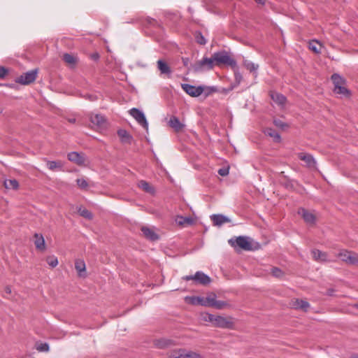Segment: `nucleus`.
Returning a JSON list of instances; mask_svg holds the SVG:
<instances>
[{"instance_id": "nucleus-1", "label": "nucleus", "mask_w": 358, "mask_h": 358, "mask_svg": "<svg viewBox=\"0 0 358 358\" xmlns=\"http://www.w3.org/2000/svg\"><path fill=\"white\" fill-rule=\"evenodd\" d=\"M229 243L234 248H239L246 251L253 250L252 240L247 236H240L229 240Z\"/></svg>"}, {"instance_id": "nucleus-2", "label": "nucleus", "mask_w": 358, "mask_h": 358, "mask_svg": "<svg viewBox=\"0 0 358 358\" xmlns=\"http://www.w3.org/2000/svg\"><path fill=\"white\" fill-rule=\"evenodd\" d=\"M337 95L346 99H350L352 95V91L348 88L346 79L338 73H337Z\"/></svg>"}, {"instance_id": "nucleus-3", "label": "nucleus", "mask_w": 358, "mask_h": 358, "mask_svg": "<svg viewBox=\"0 0 358 358\" xmlns=\"http://www.w3.org/2000/svg\"><path fill=\"white\" fill-rule=\"evenodd\" d=\"M213 57L215 65L227 64L233 67L236 66V61L224 51L215 52Z\"/></svg>"}, {"instance_id": "nucleus-4", "label": "nucleus", "mask_w": 358, "mask_h": 358, "mask_svg": "<svg viewBox=\"0 0 358 358\" xmlns=\"http://www.w3.org/2000/svg\"><path fill=\"white\" fill-rule=\"evenodd\" d=\"M213 57H203L201 60L196 62L192 65V69L195 72H201L205 70H210L214 66Z\"/></svg>"}, {"instance_id": "nucleus-5", "label": "nucleus", "mask_w": 358, "mask_h": 358, "mask_svg": "<svg viewBox=\"0 0 358 358\" xmlns=\"http://www.w3.org/2000/svg\"><path fill=\"white\" fill-rule=\"evenodd\" d=\"M182 280L186 281L194 280L196 283L202 285H207L211 282L210 278L202 271H197L194 275H185L182 277Z\"/></svg>"}, {"instance_id": "nucleus-6", "label": "nucleus", "mask_w": 358, "mask_h": 358, "mask_svg": "<svg viewBox=\"0 0 358 358\" xmlns=\"http://www.w3.org/2000/svg\"><path fill=\"white\" fill-rule=\"evenodd\" d=\"M37 73V69L31 70L17 77L15 82L24 85H29L36 80Z\"/></svg>"}, {"instance_id": "nucleus-7", "label": "nucleus", "mask_w": 358, "mask_h": 358, "mask_svg": "<svg viewBox=\"0 0 358 358\" xmlns=\"http://www.w3.org/2000/svg\"><path fill=\"white\" fill-rule=\"evenodd\" d=\"M129 113L145 129H148V122L144 113L141 110L133 108L129 110Z\"/></svg>"}, {"instance_id": "nucleus-8", "label": "nucleus", "mask_w": 358, "mask_h": 358, "mask_svg": "<svg viewBox=\"0 0 358 358\" xmlns=\"http://www.w3.org/2000/svg\"><path fill=\"white\" fill-rule=\"evenodd\" d=\"M182 89L189 96L192 97L199 96L204 90L203 86H194L189 84H181Z\"/></svg>"}, {"instance_id": "nucleus-9", "label": "nucleus", "mask_w": 358, "mask_h": 358, "mask_svg": "<svg viewBox=\"0 0 358 358\" xmlns=\"http://www.w3.org/2000/svg\"><path fill=\"white\" fill-rule=\"evenodd\" d=\"M186 301L192 305H200L206 307H210V302H212L211 294L208 295L206 297L202 296H191L186 297Z\"/></svg>"}, {"instance_id": "nucleus-10", "label": "nucleus", "mask_w": 358, "mask_h": 358, "mask_svg": "<svg viewBox=\"0 0 358 358\" xmlns=\"http://www.w3.org/2000/svg\"><path fill=\"white\" fill-rule=\"evenodd\" d=\"M213 326L219 328L232 329L234 323L231 320H229L227 317L217 315L214 320Z\"/></svg>"}, {"instance_id": "nucleus-11", "label": "nucleus", "mask_w": 358, "mask_h": 358, "mask_svg": "<svg viewBox=\"0 0 358 358\" xmlns=\"http://www.w3.org/2000/svg\"><path fill=\"white\" fill-rule=\"evenodd\" d=\"M298 213L301 216L307 224L313 225L315 224L316 217L313 212L309 211L305 208H300L298 211Z\"/></svg>"}, {"instance_id": "nucleus-12", "label": "nucleus", "mask_w": 358, "mask_h": 358, "mask_svg": "<svg viewBox=\"0 0 358 358\" xmlns=\"http://www.w3.org/2000/svg\"><path fill=\"white\" fill-rule=\"evenodd\" d=\"M91 123L99 129H104L106 122L104 117L99 114H92L90 117Z\"/></svg>"}, {"instance_id": "nucleus-13", "label": "nucleus", "mask_w": 358, "mask_h": 358, "mask_svg": "<svg viewBox=\"0 0 358 358\" xmlns=\"http://www.w3.org/2000/svg\"><path fill=\"white\" fill-rule=\"evenodd\" d=\"M299 158L305 162L306 165L310 169H316V161L314 157L307 153H299Z\"/></svg>"}, {"instance_id": "nucleus-14", "label": "nucleus", "mask_w": 358, "mask_h": 358, "mask_svg": "<svg viewBox=\"0 0 358 358\" xmlns=\"http://www.w3.org/2000/svg\"><path fill=\"white\" fill-rule=\"evenodd\" d=\"M68 159L69 161L76 163L78 165H83L85 162V158L83 155L77 152H71L68 154Z\"/></svg>"}, {"instance_id": "nucleus-15", "label": "nucleus", "mask_w": 358, "mask_h": 358, "mask_svg": "<svg viewBox=\"0 0 358 358\" xmlns=\"http://www.w3.org/2000/svg\"><path fill=\"white\" fill-rule=\"evenodd\" d=\"M211 220L213 221L214 225L215 226H222L225 223H229L231 222L230 219L222 214H214L210 216Z\"/></svg>"}, {"instance_id": "nucleus-16", "label": "nucleus", "mask_w": 358, "mask_h": 358, "mask_svg": "<svg viewBox=\"0 0 358 358\" xmlns=\"http://www.w3.org/2000/svg\"><path fill=\"white\" fill-rule=\"evenodd\" d=\"M137 186L143 192L150 194L151 195H154L155 193V187L150 184L148 182L141 180L138 182Z\"/></svg>"}, {"instance_id": "nucleus-17", "label": "nucleus", "mask_w": 358, "mask_h": 358, "mask_svg": "<svg viewBox=\"0 0 358 358\" xmlns=\"http://www.w3.org/2000/svg\"><path fill=\"white\" fill-rule=\"evenodd\" d=\"M271 99L278 105L282 107L286 102V97L277 92H271Z\"/></svg>"}, {"instance_id": "nucleus-18", "label": "nucleus", "mask_w": 358, "mask_h": 358, "mask_svg": "<svg viewBox=\"0 0 358 358\" xmlns=\"http://www.w3.org/2000/svg\"><path fill=\"white\" fill-rule=\"evenodd\" d=\"M175 222L178 225L185 227L192 225L194 223V220L191 217L177 215L175 218Z\"/></svg>"}, {"instance_id": "nucleus-19", "label": "nucleus", "mask_w": 358, "mask_h": 358, "mask_svg": "<svg viewBox=\"0 0 358 358\" xmlns=\"http://www.w3.org/2000/svg\"><path fill=\"white\" fill-rule=\"evenodd\" d=\"M169 126L173 128L176 131H181L184 127L185 124L181 123L179 120V119L176 116H172L169 122Z\"/></svg>"}, {"instance_id": "nucleus-20", "label": "nucleus", "mask_w": 358, "mask_h": 358, "mask_svg": "<svg viewBox=\"0 0 358 358\" xmlns=\"http://www.w3.org/2000/svg\"><path fill=\"white\" fill-rule=\"evenodd\" d=\"M117 134L120 138V141L123 143L131 144L132 141V136L124 129H119Z\"/></svg>"}, {"instance_id": "nucleus-21", "label": "nucleus", "mask_w": 358, "mask_h": 358, "mask_svg": "<svg viewBox=\"0 0 358 358\" xmlns=\"http://www.w3.org/2000/svg\"><path fill=\"white\" fill-rule=\"evenodd\" d=\"M141 231L143 236L151 241H155L158 239L157 234L150 228L148 227H143Z\"/></svg>"}, {"instance_id": "nucleus-22", "label": "nucleus", "mask_w": 358, "mask_h": 358, "mask_svg": "<svg viewBox=\"0 0 358 358\" xmlns=\"http://www.w3.org/2000/svg\"><path fill=\"white\" fill-rule=\"evenodd\" d=\"M292 306L295 309H301L304 311H307L308 308L310 306L309 303L307 301L300 299H294V301H292Z\"/></svg>"}, {"instance_id": "nucleus-23", "label": "nucleus", "mask_w": 358, "mask_h": 358, "mask_svg": "<svg viewBox=\"0 0 358 358\" xmlns=\"http://www.w3.org/2000/svg\"><path fill=\"white\" fill-rule=\"evenodd\" d=\"M34 245L36 249L39 250H44L45 248V243L43 236L41 234H34Z\"/></svg>"}, {"instance_id": "nucleus-24", "label": "nucleus", "mask_w": 358, "mask_h": 358, "mask_svg": "<svg viewBox=\"0 0 358 358\" xmlns=\"http://www.w3.org/2000/svg\"><path fill=\"white\" fill-rule=\"evenodd\" d=\"M75 268L78 273L79 276L85 275V263L82 259H77L75 262Z\"/></svg>"}, {"instance_id": "nucleus-25", "label": "nucleus", "mask_w": 358, "mask_h": 358, "mask_svg": "<svg viewBox=\"0 0 358 358\" xmlns=\"http://www.w3.org/2000/svg\"><path fill=\"white\" fill-rule=\"evenodd\" d=\"M211 299L212 302H210V307H213L217 309H222L227 306V303L224 301H217L216 299V296L213 294H211Z\"/></svg>"}, {"instance_id": "nucleus-26", "label": "nucleus", "mask_w": 358, "mask_h": 358, "mask_svg": "<svg viewBox=\"0 0 358 358\" xmlns=\"http://www.w3.org/2000/svg\"><path fill=\"white\" fill-rule=\"evenodd\" d=\"M157 68L160 71L162 74H171V71L169 65L164 62L163 60L157 61Z\"/></svg>"}, {"instance_id": "nucleus-27", "label": "nucleus", "mask_w": 358, "mask_h": 358, "mask_svg": "<svg viewBox=\"0 0 358 358\" xmlns=\"http://www.w3.org/2000/svg\"><path fill=\"white\" fill-rule=\"evenodd\" d=\"M243 65L251 73L257 74V71L259 68L258 64H256L250 60L245 59L243 61Z\"/></svg>"}, {"instance_id": "nucleus-28", "label": "nucleus", "mask_w": 358, "mask_h": 358, "mask_svg": "<svg viewBox=\"0 0 358 358\" xmlns=\"http://www.w3.org/2000/svg\"><path fill=\"white\" fill-rule=\"evenodd\" d=\"M264 133L266 135L273 138V140L276 142H279L280 141V134L275 129H273L272 128H266L264 130Z\"/></svg>"}, {"instance_id": "nucleus-29", "label": "nucleus", "mask_w": 358, "mask_h": 358, "mask_svg": "<svg viewBox=\"0 0 358 358\" xmlns=\"http://www.w3.org/2000/svg\"><path fill=\"white\" fill-rule=\"evenodd\" d=\"M4 186L6 189H17L19 187V183L15 179L5 180Z\"/></svg>"}, {"instance_id": "nucleus-30", "label": "nucleus", "mask_w": 358, "mask_h": 358, "mask_svg": "<svg viewBox=\"0 0 358 358\" xmlns=\"http://www.w3.org/2000/svg\"><path fill=\"white\" fill-rule=\"evenodd\" d=\"M76 183L78 187L81 189L86 190L90 186V182L84 178H78L76 180Z\"/></svg>"}, {"instance_id": "nucleus-31", "label": "nucleus", "mask_w": 358, "mask_h": 358, "mask_svg": "<svg viewBox=\"0 0 358 358\" xmlns=\"http://www.w3.org/2000/svg\"><path fill=\"white\" fill-rule=\"evenodd\" d=\"M308 48L315 53H319L322 48V45L317 41H312L309 43Z\"/></svg>"}, {"instance_id": "nucleus-32", "label": "nucleus", "mask_w": 358, "mask_h": 358, "mask_svg": "<svg viewBox=\"0 0 358 358\" xmlns=\"http://www.w3.org/2000/svg\"><path fill=\"white\" fill-rule=\"evenodd\" d=\"M47 167L51 171H55L57 169H61L62 164L61 162L47 161Z\"/></svg>"}, {"instance_id": "nucleus-33", "label": "nucleus", "mask_w": 358, "mask_h": 358, "mask_svg": "<svg viewBox=\"0 0 358 358\" xmlns=\"http://www.w3.org/2000/svg\"><path fill=\"white\" fill-rule=\"evenodd\" d=\"M185 350L184 349L173 350L169 352V356L170 358H184Z\"/></svg>"}, {"instance_id": "nucleus-34", "label": "nucleus", "mask_w": 358, "mask_h": 358, "mask_svg": "<svg viewBox=\"0 0 358 358\" xmlns=\"http://www.w3.org/2000/svg\"><path fill=\"white\" fill-rule=\"evenodd\" d=\"M63 60L69 65H74L76 63L77 59L74 56L66 53L63 55Z\"/></svg>"}, {"instance_id": "nucleus-35", "label": "nucleus", "mask_w": 358, "mask_h": 358, "mask_svg": "<svg viewBox=\"0 0 358 358\" xmlns=\"http://www.w3.org/2000/svg\"><path fill=\"white\" fill-rule=\"evenodd\" d=\"M312 255L315 260L323 261L325 259V255L318 250H314L312 251Z\"/></svg>"}, {"instance_id": "nucleus-36", "label": "nucleus", "mask_w": 358, "mask_h": 358, "mask_svg": "<svg viewBox=\"0 0 358 358\" xmlns=\"http://www.w3.org/2000/svg\"><path fill=\"white\" fill-rule=\"evenodd\" d=\"M348 264L355 265L358 264V255L355 252H350V256H348Z\"/></svg>"}, {"instance_id": "nucleus-37", "label": "nucleus", "mask_w": 358, "mask_h": 358, "mask_svg": "<svg viewBox=\"0 0 358 358\" xmlns=\"http://www.w3.org/2000/svg\"><path fill=\"white\" fill-rule=\"evenodd\" d=\"M79 214L85 218L91 219L92 217V213L86 208L80 207L78 209Z\"/></svg>"}, {"instance_id": "nucleus-38", "label": "nucleus", "mask_w": 358, "mask_h": 358, "mask_svg": "<svg viewBox=\"0 0 358 358\" xmlns=\"http://www.w3.org/2000/svg\"><path fill=\"white\" fill-rule=\"evenodd\" d=\"M350 252L347 250L341 251L338 255L337 257H339L343 262H347L348 260V256H350Z\"/></svg>"}, {"instance_id": "nucleus-39", "label": "nucleus", "mask_w": 358, "mask_h": 358, "mask_svg": "<svg viewBox=\"0 0 358 358\" xmlns=\"http://www.w3.org/2000/svg\"><path fill=\"white\" fill-rule=\"evenodd\" d=\"M195 39L196 41L200 45H205L206 43V40L201 32H196Z\"/></svg>"}, {"instance_id": "nucleus-40", "label": "nucleus", "mask_w": 358, "mask_h": 358, "mask_svg": "<svg viewBox=\"0 0 358 358\" xmlns=\"http://www.w3.org/2000/svg\"><path fill=\"white\" fill-rule=\"evenodd\" d=\"M184 358H202L201 356L192 351L185 350Z\"/></svg>"}, {"instance_id": "nucleus-41", "label": "nucleus", "mask_w": 358, "mask_h": 358, "mask_svg": "<svg viewBox=\"0 0 358 358\" xmlns=\"http://www.w3.org/2000/svg\"><path fill=\"white\" fill-rule=\"evenodd\" d=\"M47 263L50 266L54 268L58 264L57 258L55 257V256L48 257L47 258Z\"/></svg>"}, {"instance_id": "nucleus-42", "label": "nucleus", "mask_w": 358, "mask_h": 358, "mask_svg": "<svg viewBox=\"0 0 358 358\" xmlns=\"http://www.w3.org/2000/svg\"><path fill=\"white\" fill-rule=\"evenodd\" d=\"M215 317H216V315H212V314H210V313H206V314L203 315V320L204 321L211 322L213 324V325L214 324V320L215 319Z\"/></svg>"}, {"instance_id": "nucleus-43", "label": "nucleus", "mask_w": 358, "mask_h": 358, "mask_svg": "<svg viewBox=\"0 0 358 358\" xmlns=\"http://www.w3.org/2000/svg\"><path fill=\"white\" fill-rule=\"evenodd\" d=\"M36 349L39 352H48L49 350V345L48 343H41L37 345Z\"/></svg>"}, {"instance_id": "nucleus-44", "label": "nucleus", "mask_w": 358, "mask_h": 358, "mask_svg": "<svg viewBox=\"0 0 358 358\" xmlns=\"http://www.w3.org/2000/svg\"><path fill=\"white\" fill-rule=\"evenodd\" d=\"M271 273L273 276L277 278H280L282 275V271L277 267H273L271 268Z\"/></svg>"}, {"instance_id": "nucleus-45", "label": "nucleus", "mask_w": 358, "mask_h": 358, "mask_svg": "<svg viewBox=\"0 0 358 358\" xmlns=\"http://www.w3.org/2000/svg\"><path fill=\"white\" fill-rule=\"evenodd\" d=\"M83 97L85 98V99L90 101H94L97 99L96 96H95L94 94H85L83 96Z\"/></svg>"}, {"instance_id": "nucleus-46", "label": "nucleus", "mask_w": 358, "mask_h": 358, "mask_svg": "<svg viewBox=\"0 0 358 358\" xmlns=\"http://www.w3.org/2000/svg\"><path fill=\"white\" fill-rule=\"evenodd\" d=\"M8 73V70L5 67L0 66V78H3Z\"/></svg>"}, {"instance_id": "nucleus-47", "label": "nucleus", "mask_w": 358, "mask_h": 358, "mask_svg": "<svg viewBox=\"0 0 358 358\" xmlns=\"http://www.w3.org/2000/svg\"><path fill=\"white\" fill-rule=\"evenodd\" d=\"M218 173L222 176H226L229 174V169L222 168L218 170Z\"/></svg>"}, {"instance_id": "nucleus-48", "label": "nucleus", "mask_w": 358, "mask_h": 358, "mask_svg": "<svg viewBox=\"0 0 358 358\" xmlns=\"http://www.w3.org/2000/svg\"><path fill=\"white\" fill-rule=\"evenodd\" d=\"M273 123L274 124L278 127H280V128H284V127H285V124L284 122H282L281 120H275L273 121Z\"/></svg>"}, {"instance_id": "nucleus-49", "label": "nucleus", "mask_w": 358, "mask_h": 358, "mask_svg": "<svg viewBox=\"0 0 358 358\" xmlns=\"http://www.w3.org/2000/svg\"><path fill=\"white\" fill-rule=\"evenodd\" d=\"M243 79L242 75L239 72L235 73V80L236 82L239 84L241 83V80Z\"/></svg>"}, {"instance_id": "nucleus-50", "label": "nucleus", "mask_w": 358, "mask_h": 358, "mask_svg": "<svg viewBox=\"0 0 358 358\" xmlns=\"http://www.w3.org/2000/svg\"><path fill=\"white\" fill-rule=\"evenodd\" d=\"M331 80L332 81V83L334 84V87L333 89V91H336V73H333L331 76Z\"/></svg>"}, {"instance_id": "nucleus-51", "label": "nucleus", "mask_w": 358, "mask_h": 358, "mask_svg": "<svg viewBox=\"0 0 358 358\" xmlns=\"http://www.w3.org/2000/svg\"><path fill=\"white\" fill-rule=\"evenodd\" d=\"M182 61L183 65L186 67H188V64H189V58L182 57Z\"/></svg>"}, {"instance_id": "nucleus-52", "label": "nucleus", "mask_w": 358, "mask_h": 358, "mask_svg": "<svg viewBox=\"0 0 358 358\" xmlns=\"http://www.w3.org/2000/svg\"><path fill=\"white\" fill-rule=\"evenodd\" d=\"M5 293L7 294H10L11 293V288L10 287H6L5 288Z\"/></svg>"}, {"instance_id": "nucleus-53", "label": "nucleus", "mask_w": 358, "mask_h": 358, "mask_svg": "<svg viewBox=\"0 0 358 358\" xmlns=\"http://www.w3.org/2000/svg\"><path fill=\"white\" fill-rule=\"evenodd\" d=\"M257 3L264 5L265 3L266 0H255Z\"/></svg>"}, {"instance_id": "nucleus-54", "label": "nucleus", "mask_w": 358, "mask_h": 358, "mask_svg": "<svg viewBox=\"0 0 358 358\" xmlns=\"http://www.w3.org/2000/svg\"><path fill=\"white\" fill-rule=\"evenodd\" d=\"M92 58H93L94 59H97L99 58V55H98V54L93 55H92Z\"/></svg>"}, {"instance_id": "nucleus-55", "label": "nucleus", "mask_w": 358, "mask_h": 358, "mask_svg": "<svg viewBox=\"0 0 358 358\" xmlns=\"http://www.w3.org/2000/svg\"><path fill=\"white\" fill-rule=\"evenodd\" d=\"M351 358H358V355H353L351 356Z\"/></svg>"}, {"instance_id": "nucleus-56", "label": "nucleus", "mask_w": 358, "mask_h": 358, "mask_svg": "<svg viewBox=\"0 0 358 358\" xmlns=\"http://www.w3.org/2000/svg\"><path fill=\"white\" fill-rule=\"evenodd\" d=\"M149 24H152V22L154 21L152 19L148 20Z\"/></svg>"}, {"instance_id": "nucleus-57", "label": "nucleus", "mask_w": 358, "mask_h": 358, "mask_svg": "<svg viewBox=\"0 0 358 358\" xmlns=\"http://www.w3.org/2000/svg\"><path fill=\"white\" fill-rule=\"evenodd\" d=\"M76 120L75 119H71L69 120V122H71V123H73L75 122Z\"/></svg>"}, {"instance_id": "nucleus-58", "label": "nucleus", "mask_w": 358, "mask_h": 358, "mask_svg": "<svg viewBox=\"0 0 358 358\" xmlns=\"http://www.w3.org/2000/svg\"><path fill=\"white\" fill-rule=\"evenodd\" d=\"M357 307H358V304H357Z\"/></svg>"}]
</instances>
